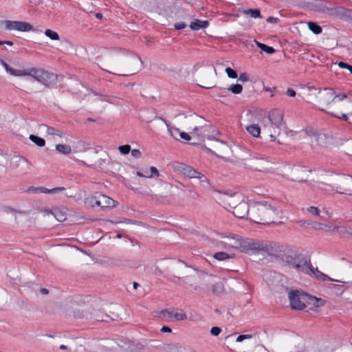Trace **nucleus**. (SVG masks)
<instances>
[{
	"label": "nucleus",
	"instance_id": "f257e3e1",
	"mask_svg": "<svg viewBox=\"0 0 352 352\" xmlns=\"http://www.w3.org/2000/svg\"><path fill=\"white\" fill-rule=\"evenodd\" d=\"M278 212L275 206L266 201L257 202L251 206L250 220L263 225L273 223Z\"/></svg>",
	"mask_w": 352,
	"mask_h": 352
},
{
	"label": "nucleus",
	"instance_id": "f03ea898",
	"mask_svg": "<svg viewBox=\"0 0 352 352\" xmlns=\"http://www.w3.org/2000/svg\"><path fill=\"white\" fill-rule=\"evenodd\" d=\"M24 76H31L47 87L55 85L57 81V75L39 68L32 67L25 69Z\"/></svg>",
	"mask_w": 352,
	"mask_h": 352
},
{
	"label": "nucleus",
	"instance_id": "7ed1b4c3",
	"mask_svg": "<svg viewBox=\"0 0 352 352\" xmlns=\"http://www.w3.org/2000/svg\"><path fill=\"white\" fill-rule=\"evenodd\" d=\"M285 262L288 265L306 274L314 272V267L310 261H308L302 255L287 256H285Z\"/></svg>",
	"mask_w": 352,
	"mask_h": 352
},
{
	"label": "nucleus",
	"instance_id": "20e7f679",
	"mask_svg": "<svg viewBox=\"0 0 352 352\" xmlns=\"http://www.w3.org/2000/svg\"><path fill=\"white\" fill-rule=\"evenodd\" d=\"M291 308L302 310L307 305L308 294L298 290H291L288 294Z\"/></svg>",
	"mask_w": 352,
	"mask_h": 352
},
{
	"label": "nucleus",
	"instance_id": "39448f33",
	"mask_svg": "<svg viewBox=\"0 0 352 352\" xmlns=\"http://www.w3.org/2000/svg\"><path fill=\"white\" fill-rule=\"evenodd\" d=\"M194 122L196 124H199V126H196L193 128V131L198 135L201 138H206L208 140H216L218 142H220L222 144H224V142L220 141L217 138H215L212 136H210L209 135V133L210 132L211 129H212V127L210 124H204V122H206V120L201 116H199L197 115H195L194 116Z\"/></svg>",
	"mask_w": 352,
	"mask_h": 352
},
{
	"label": "nucleus",
	"instance_id": "423d86ee",
	"mask_svg": "<svg viewBox=\"0 0 352 352\" xmlns=\"http://www.w3.org/2000/svg\"><path fill=\"white\" fill-rule=\"evenodd\" d=\"M226 201L228 202V206L230 208H232V213L236 217L239 219H243L245 217H248V218L250 219L251 206H250L247 202L241 201L239 204L234 206V203L232 201L233 198L231 197H227Z\"/></svg>",
	"mask_w": 352,
	"mask_h": 352
},
{
	"label": "nucleus",
	"instance_id": "0eeeda50",
	"mask_svg": "<svg viewBox=\"0 0 352 352\" xmlns=\"http://www.w3.org/2000/svg\"><path fill=\"white\" fill-rule=\"evenodd\" d=\"M242 252L248 254H254L263 250V245L259 241L250 239H242L239 242L237 247Z\"/></svg>",
	"mask_w": 352,
	"mask_h": 352
},
{
	"label": "nucleus",
	"instance_id": "6e6552de",
	"mask_svg": "<svg viewBox=\"0 0 352 352\" xmlns=\"http://www.w3.org/2000/svg\"><path fill=\"white\" fill-rule=\"evenodd\" d=\"M318 102L323 106H325L329 110H333L331 104L336 102V91L331 88H326L323 91H320L318 96Z\"/></svg>",
	"mask_w": 352,
	"mask_h": 352
},
{
	"label": "nucleus",
	"instance_id": "1a4fd4ad",
	"mask_svg": "<svg viewBox=\"0 0 352 352\" xmlns=\"http://www.w3.org/2000/svg\"><path fill=\"white\" fill-rule=\"evenodd\" d=\"M5 29L8 30H18L21 32H30L33 30V26L27 22L16 21H3Z\"/></svg>",
	"mask_w": 352,
	"mask_h": 352
},
{
	"label": "nucleus",
	"instance_id": "9d476101",
	"mask_svg": "<svg viewBox=\"0 0 352 352\" xmlns=\"http://www.w3.org/2000/svg\"><path fill=\"white\" fill-rule=\"evenodd\" d=\"M351 11L344 7H332L329 16L340 19H348L351 17Z\"/></svg>",
	"mask_w": 352,
	"mask_h": 352
},
{
	"label": "nucleus",
	"instance_id": "9b49d317",
	"mask_svg": "<svg viewBox=\"0 0 352 352\" xmlns=\"http://www.w3.org/2000/svg\"><path fill=\"white\" fill-rule=\"evenodd\" d=\"M268 119L272 126L278 128L282 124L283 113L282 111L275 109L270 112Z\"/></svg>",
	"mask_w": 352,
	"mask_h": 352
},
{
	"label": "nucleus",
	"instance_id": "f8f14e48",
	"mask_svg": "<svg viewBox=\"0 0 352 352\" xmlns=\"http://www.w3.org/2000/svg\"><path fill=\"white\" fill-rule=\"evenodd\" d=\"M98 207L102 209L112 208L116 206V201L107 195L98 193Z\"/></svg>",
	"mask_w": 352,
	"mask_h": 352
},
{
	"label": "nucleus",
	"instance_id": "ddd939ff",
	"mask_svg": "<svg viewBox=\"0 0 352 352\" xmlns=\"http://www.w3.org/2000/svg\"><path fill=\"white\" fill-rule=\"evenodd\" d=\"M180 170L183 175L189 178H196L197 175H199V171L186 164H181Z\"/></svg>",
	"mask_w": 352,
	"mask_h": 352
},
{
	"label": "nucleus",
	"instance_id": "4468645a",
	"mask_svg": "<svg viewBox=\"0 0 352 352\" xmlns=\"http://www.w3.org/2000/svg\"><path fill=\"white\" fill-rule=\"evenodd\" d=\"M1 64L4 67L6 71L10 75L14 76H24L25 69H14L3 60H1Z\"/></svg>",
	"mask_w": 352,
	"mask_h": 352
},
{
	"label": "nucleus",
	"instance_id": "2eb2a0df",
	"mask_svg": "<svg viewBox=\"0 0 352 352\" xmlns=\"http://www.w3.org/2000/svg\"><path fill=\"white\" fill-rule=\"evenodd\" d=\"M45 212L46 214H52L56 219V220L59 222H63L66 220V214L60 210V209H54V211L45 210Z\"/></svg>",
	"mask_w": 352,
	"mask_h": 352
},
{
	"label": "nucleus",
	"instance_id": "dca6fc26",
	"mask_svg": "<svg viewBox=\"0 0 352 352\" xmlns=\"http://www.w3.org/2000/svg\"><path fill=\"white\" fill-rule=\"evenodd\" d=\"M324 304L325 300L324 299L308 294L307 305H311L315 307H320L324 306Z\"/></svg>",
	"mask_w": 352,
	"mask_h": 352
},
{
	"label": "nucleus",
	"instance_id": "f3484780",
	"mask_svg": "<svg viewBox=\"0 0 352 352\" xmlns=\"http://www.w3.org/2000/svg\"><path fill=\"white\" fill-rule=\"evenodd\" d=\"M209 23L207 21H201L199 19H196L194 21H192L190 28L192 30H199L200 29L206 28L208 26Z\"/></svg>",
	"mask_w": 352,
	"mask_h": 352
},
{
	"label": "nucleus",
	"instance_id": "a211bd4d",
	"mask_svg": "<svg viewBox=\"0 0 352 352\" xmlns=\"http://www.w3.org/2000/svg\"><path fill=\"white\" fill-rule=\"evenodd\" d=\"M98 193H95L93 195L89 196L85 199V204L87 206L95 207L98 206Z\"/></svg>",
	"mask_w": 352,
	"mask_h": 352
},
{
	"label": "nucleus",
	"instance_id": "6ab92c4d",
	"mask_svg": "<svg viewBox=\"0 0 352 352\" xmlns=\"http://www.w3.org/2000/svg\"><path fill=\"white\" fill-rule=\"evenodd\" d=\"M165 349L167 352H185L186 347L175 344H168L165 346Z\"/></svg>",
	"mask_w": 352,
	"mask_h": 352
},
{
	"label": "nucleus",
	"instance_id": "aec40b11",
	"mask_svg": "<svg viewBox=\"0 0 352 352\" xmlns=\"http://www.w3.org/2000/svg\"><path fill=\"white\" fill-rule=\"evenodd\" d=\"M247 131L253 137L258 138L261 133V128L258 124H250L246 127Z\"/></svg>",
	"mask_w": 352,
	"mask_h": 352
},
{
	"label": "nucleus",
	"instance_id": "412c9836",
	"mask_svg": "<svg viewBox=\"0 0 352 352\" xmlns=\"http://www.w3.org/2000/svg\"><path fill=\"white\" fill-rule=\"evenodd\" d=\"M164 122L167 126L168 133L171 137L175 140H179L178 136H179V133H181L179 129L175 126H170V124L165 120H164Z\"/></svg>",
	"mask_w": 352,
	"mask_h": 352
},
{
	"label": "nucleus",
	"instance_id": "4be33fe9",
	"mask_svg": "<svg viewBox=\"0 0 352 352\" xmlns=\"http://www.w3.org/2000/svg\"><path fill=\"white\" fill-rule=\"evenodd\" d=\"M331 7L327 6V5L325 3H320L317 5H316L315 10L329 16L330 12H331Z\"/></svg>",
	"mask_w": 352,
	"mask_h": 352
},
{
	"label": "nucleus",
	"instance_id": "5701e85b",
	"mask_svg": "<svg viewBox=\"0 0 352 352\" xmlns=\"http://www.w3.org/2000/svg\"><path fill=\"white\" fill-rule=\"evenodd\" d=\"M56 150L64 155L70 154L72 148L69 145L58 144L56 145Z\"/></svg>",
	"mask_w": 352,
	"mask_h": 352
},
{
	"label": "nucleus",
	"instance_id": "b1692460",
	"mask_svg": "<svg viewBox=\"0 0 352 352\" xmlns=\"http://www.w3.org/2000/svg\"><path fill=\"white\" fill-rule=\"evenodd\" d=\"M325 112L328 114H330L331 116H333L334 118H338L340 120H343L346 122L349 121V117H348L347 114H346V113H340L338 111H336L333 110L325 111Z\"/></svg>",
	"mask_w": 352,
	"mask_h": 352
},
{
	"label": "nucleus",
	"instance_id": "393cba45",
	"mask_svg": "<svg viewBox=\"0 0 352 352\" xmlns=\"http://www.w3.org/2000/svg\"><path fill=\"white\" fill-rule=\"evenodd\" d=\"M243 90V87L240 84H233L228 89H223L222 93L226 92V91H230L234 94H239L241 93Z\"/></svg>",
	"mask_w": 352,
	"mask_h": 352
},
{
	"label": "nucleus",
	"instance_id": "a878e982",
	"mask_svg": "<svg viewBox=\"0 0 352 352\" xmlns=\"http://www.w3.org/2000/svg\"><path fill=\"white\" fill-rule=\"evenodd\" d=\"M30 140L34 142L36 145L40 147H43L45 145V140L35 135H30L29 137Z\"/></svg>",
	"mask_w": 352,
	"mask_h": 352
},
{
	"label": "nucleus",
	"instance_id": "bb28decb",
	"mask_svg": "<svg viewBox=\"0 0 352 352\" xmlns=\"http://www.w3.org/2000/svg\"><path fill=\"white\" fill-rule=\"evenodd\" d=\"M43 126L46 127V129H47L46 133L47 134L51 135H58L60 137H63V133L61 131L56 129L52 126H47L45 124H43Z\"/></svg>",
	"mask_w": 352,
	"mask_h": 352
},
{
	"label": "nucleus",
	"instance_id": "cd10ccee",
	"mask_svg": "<svg viewBox=\"0 0 352 352\" xmlns=\"http://www.w3.org/2000/svg\"><path fill=\"white\" fill-rule=\"evenodd\" d=\"M309 29L316 34H319L322 32V28L315 22H308L307 23Z\"/></svg>",
	"mask_w": 352,
	"mask_h": 352
},
{
	"label": "nucleus",
	"instance_id": "c85d7f7f",
	"mask_svg": "<svg viewBox=\"0 0 352 352\" xmlns=\"http://www.w3.org/2000/svg\"><path fill=\"white\" fill-rule=\"evenodd\" d=\"M316 272H315L314 271L311 273L314 274L316 275V278H318V279H321V280H322L324 281H325V280H331V281H336V282L338 281L337 280L331 278L327 275H326V274H323L322 272L318 271V269H316Z\"/></svg>",
	"mask_w": 352,
	"mask_h": 352
},
{
	"label": "nucleus",
	"instance_id": "c756f323",
	"mask_svg": "<svg viewBox=\"0 0 352 352\" xmlns=\"http://www.w3.org/2000/svg\"><path fill=\"white\" fill-rule=\"evenodd\" d=\"M245 14L250 15L252 18H262L261 12L258 9H248L244 11Z\"/></svg>",
	"mask_w": 352,
	"mask_h": 352
},
{
	"label": "nucleus",
	"instance_id": "7c9ffc66",
	"mask_svg": "<svg viewBox=\"0 0 352 352\" xmlns=\"http://www.w3.org/2000/svg\"><path fill=\"white\" fill-rule=\"evenodd\" d=\"M45 34L46 36L49 37L51 40L58 41L60 39V36H59L58 34L56 32L53 31L50 29L45 30Z\"/></svg>",
	"mask_w": 352,
	"mask_h": 352
},
{
	"label": "nucleus",
	"instance_id": "2f4dec72",
	"mask_svg": "<svg viewBox=\"0 0 352 352\" xmlns=\"http://www.w3.org/2000/svg\"><path fill=\"white\" fill-rule=\"evenodd\" d=\"M214 258L218 261H225L232 258V256L224 252H218L214 254Z\"/></svg>",
	"mask_w": 352,
	"mask_h": 352
},
{
	"label": "nucleus",
	"instance_id": "473e14b6",
	"mask_svg": "<svg viewBox=\"0 0 352 352\" xmlns=\"http://www.w3.org/2000/svg\"><path fill=\"white\" fill-rule=\"evenodd\" d=\"M173 316H174L173 311H172L168 309H162L159 314V317H160V318H173Z\"/></svg>",
	"mask_w": 352,
	"mask_h": 352
},
{
	"label": "nucleus",
	"instance_id": "72a5a7b5",
	"mask_svg": "<svg viewBox=\"0 0 352 352\" xmlns=\"http://www.w3.org/2000/svg\"><path fill=\"white\" fill-rule=\"evenodd\" d=\"M333 231H336L337 232H338L341 235H344V234H345L346 233H349V232L347 230V228L346 227H344V226L335 227L334 229H333ZM350 234H352V232H350Z\"/></svg>",
	"mask_w": 352,
	"mask_h": 352
},
{
	"label": "nucleus",
	"instance_id": "f704fd0d",
	"mask_svg": "<svg viewBox=\"0 0 352 352\" xmlns=\"http://www.w3.org/2000/svg\"><path fill=\"white\" fill-rule=\"evenodd\" d=\"M32 189L33 191L34 192H42V193H47V194H51L50 193V189H48L45 187H38V188H34V187H32V188H30L29 190H31Z\"/></svg>",
	"mask_w": 352,
	"mask_h": 352
},
{
	"label": "nucleus",
	"instance_id": "c9c22d12",
	"mask_svg": "<svg viewBox=\"0 0 352 352\" xmlns=\"http://www.w3.org/2000/svg\"><path fill=\"white\" fill-rule=\"evenodd\" d=\"M226 72L229 78H237V73L235 70L232 69L230 67L226 68Z\"/></svg>",
	"mask_w": 352,
	"mask_h": 352
},
{
	"label": "nucleus",
	"instance_id": "e433bc0d",
	"mask_svg": "<svg viewBox=\"0 0 352 352\" xmlns=\"http://www.w3.org/2000/svg\"><path fill=\"white\" fill-rule=\"evenodd\" d=\"M119 151L123 155L128 154L131 151V146L129 144L120 146Z\"/></svg>",
	"mask_w": 352,
	"mask_h": 352
},
{
	"label": "nucleus",
	"instance_id": "4c0bfd02",
	"mask_svg": "<svg viewBox=\"0 0 352 352\" xmlns=\"http://www.w3.org/2000/svg\"><path fill=\"white\" fill-rule=\"evenodd\" d=\"M261 47H262L261 50L266 52L268 54H272L275 52V50L274 49V47L268 46L265 44H264L263 45H261Z\"/></svg>",
	"mask_w": 352,
	"mask_h": 352
},
{
	"label": "nucleus",
	"instance_id": "58836bf2",
	"mask_svg": "<svg viewBox=\"0 0 352 352\" xmlns=\"http://www.w3.org/2000/svg\"><path fill=\"white\" fill-rule=\"evenodd\" d=\"M173 318L177 320H185L187 319V316L184 311H182L181 313H174Z\"/></svg>",
	"mask_w": 352,
	"mask_h": 352
},
{
	"label": "nucleus",
	"instance_id": "ea45409f",
	"mask_svg": "<svg viewBox=\"0 0 352 352\" xmlns=\"http://www.w3.org/2000/svg\"><path fill=\"white\" fill-rule=\"evenodd\" d=\"M15 162L17 164V166L21 164H29V161L24 157L18 156L15 157Z\"/></svg>",
	"mask_w": 352,
	"mask_h": 352
},
{
	"label": "nucleus",
	"instance_id": "a19ab883",
	"mask_svg": "<svg viewBox=\"0 0 352 352\" xmlns=\"http://www.w3.org/2000/svg\"><path fill=\"white\" fill-rule=\"evenodd\" d=\"M252 338V335L251 334H243V335H239L236 339V342H243V340H247V339H250Z\"/></svg>",
	"mask_w": 352,
	"mask_h": 352
},
{
	"label": "nucleus",
	"instance_id": "79ce46f5",
	"mask_svg": "<svg viewBox=\"0 0 352 352\" xmlns=\"http://www.w3.org/2000/svg\"><path fill=\"white\" fill-rule=\"evenodd\" d=\"M199 175H197L196 178L199 179L200 184H208V179L204 175H203L200 172H199Z\"/></svg>",
	"mask_w": 352,
	"mask_h": 352
},
{
	"label": "nucleus",
	"instance_id": "37998d69",
	"mask_svg": "<svg viewBox=\"0 0 352 352\" xmlns=\"http://www.w3.org/2000/svg\"><path fill=\"white\" fill-rule=\"evenodd\" d=\"M338 65L340 68H345L346 69H348L352 74V65L344 62H339Z\"/></svg>",
	"mask_w": 352,
	"mask_h": 352
},
{
	"label": "nucleus",
	"instance_id": "c03bdc74",
	"mask_svg": "<svg viewBox=\"0 0 352 352\" xmlns=\"http://www.w3.org/2000/svg\"><path fill=\"white\" fill-rule=\"evenodd\" d=\"M336 101H342L344 99H346L349 94L346 93H337L336 91Z\"/></svg>",
	"mask_w": 352,
	"mask_h": 352
},
{
	"label": "nucleus",
	"instance_id": "a18cd8bd",
	"mask_svg": "<svg viewBox=\"0 0 352 352\" xmlns=\"http://www.w3.org/2000/svg\"><path fill=\"white\" fill-rule=\"evenodd\" d=\"M307 210L316 216H319L320 214V210L317 207L310 206L307 208Z\"/></svg>",
	"mask_w": 352,
	"mask_h": 352
},
{
	"label": "nucleus",
	"instance_id": "49530a36",
	"mask_svg": "<svg viewBox=\"0 0 352 352\" xmlns=\"http://www.w3.org/2000/svg\"><path fill=\"white\" fill-rule=\"evenodd\" d=\"M221 332V329L219 327H213L210 329V333L214 336H217Z\"/></svg>",
	"mask_w": 352,
	"mask_h": 352
},
{
	"label": "nucleus",
	"instance_id": "de8ad7c7",
	"mask_svg": "<svg viewBox=\"0 0 352 352\" xmlns=\"http://www.w3.org/2000/svg\"><path fill=\"white\" fill-rule=\"evenodd\" d=\"M150 170L151 172V175L149 176H147V177H159L160 176L159 172L155 166H151L150 168Z\"/></svg>",
	"mask_w": 352,
	"mask_h": 352
},
{
	"label": "nucleus",
	"instance_id": "09e8293b",
	"mask_svg": "<svg viewBox=\"0 0 352 352\" xmlns=\"http://www.w3.org/2000/svg\"><path fill=\"white\" fill-rule=\"evenodd\" d=\"M221 289H222L221 284V283H217V284H214L212 286V290L213 293L218 294Z\"/></svg>",
	"mask_w": 352,
	"mask_h": 352
},
{
	"label": "nucleus",
	"instance_id": "8fccbe9b",
	"mask_svg": "<svg viewBox=\"0 0 352 352\" xmlns=\"http://www.w3.org/2000/svg\"><path fill=\"white\" fill-rule=\"evenodd\" d=\"M239 80L244 82L249 80L248 75L246 73H241L239 76Z\"/></svg>",
	"mask_w": 352,
	"mask_h": 352
},
{
	"label": "nucleus",
	"instance_id": "3c124183",
	"mask_svg": "<svg viewBox=\"0 0 352 352\" xmlns=\"http://www.w3.org/2000/svg\"><path fill=\"white\" fill-rule=\"evenodd\" d=\"M174 27L176 30H180L185 28L186 27V24L184 22H179L175 23Z\"/></svg>",
	"mask_w": 352,
	"mask_h": 352
},
{
	"label": "nucleus",
	"instance_id": "603ef678",
	"mask_svg": "<svg viewBox=\"0 0 352 352\" xmlns=\"http://www.w3.org/2000/svg\"><path fill=\"white\" fill-rule=\"evenodd\" d=\"M65 190V187H56L50 189L51 194H56Z\"/></svg>",
	"mask_w": 352,
	"mask_h": 352
},
{
	"label": "nucleus",
	"instance_id": "864d4df0",
	"mask_svg": "<svg viewBox=\"0 0 352 352\" xmlns=\"http://www.w3.org/2000/svg\"><path fill=\"white\" fill-rule=\"evenodd\" d=\"M280 21V19L274 16H269L267 19V22L269 23H278Z\"/></svg>",
	"mask_w": 352,
	"mask_h": 352
},
{
	"label": "nucleus",
	"instance_id": "5fc2aeb1",
	"mask_svg": "<svg viewBox=\"0 0 352 352\" xmlns=\"http://www.w3.org/2000/svg\"><path fill=\"white\" fill-rule=\"evenodd\" d=\"M131 155L135 158H140L141 157V152L139 149H133L131 151Z\"/></svg>",
	"mask_w": 352,
	"mask_h": 352
},
{
	"label": "nucleus",
	"instance_id": "6e6d98bb",
	"mask_svg": "<svg viewBox=\"0 0 352 352\" xmlns=\"http://www.w3.org/2000/svg\"><path fill=\"white\" fill-rule=\"evenodd\" d=\"M179 137L185 140H190L191 139V137L190 135L186 133V132H181V133H179Z\"/></svg>",
	"mask_w": 352,
	"mask_h": 352
},
{
	"label": "nucleus",
	"instance_id": "4d7b16f0",
	"mask_svg": "<svg viewBox=\"0 0 352 352\" xmlns=\"http://www.w3.org/2000/svg\"><path fill=\"white\" fill-rule=\"evenodd\" d=\"M286 94L289 97H294L296 95V92L292 88H288L286 91Z\"/></svg>",
	"mask_w": 352,
	"mask_h": 352
},
{
	"label": "nucleus",
	"instance_id": "13d9d810",
	"mask_svg": "<svg viewBox=\"0 0 352 352\" xmlns=\"http://www.w3.org/2000/svg\"><path fill=\"white\" fill-rule=\"evenodd\" d=\"M302 133H305L309 136H314L316 135V132H314L312 129H305L302 132Z\"/></svg>",
	"mask_w": 352,
	"mask_h": 352
},
{
	"label": "nucleus",
	"instance_id": "bf43d9fd",
	"mask_svg": "<svg viewBox=\"0 0 352 352\" xmlns=\"http://www.w3.org/2000/svg\"><path fill=\"white\" fill-rule=\"evenodd\" d=\"M161 331L164 333H170L172 331L171 329L168 326H163L161 329Z\"/></svg>",
	"mask_w": 352,
	"mask_h": 352
},
{
	"label": "nucleus",
	"instance_id": "052dcab7",
	"mask_svg": "<svg viewBox=\"0 0 352 352\" xmlns=\"http://www.w3.org/2000/svg\"><path fill=\"white\" fill-rule=\"evenodd\" d=\"M40 292L42 294H44V295L48 294V293H49V290L46 288H41Z\"/></svg>",
	"mask_w": 352,
	"mask_h": 352
},
{
	"label": "nucleus",
	"instance_id": "680f3d73",
	"mask_svg": "<svg viewBox=\"0 0 352 352\" xmlns=\"http://www.w3.org/2000/svg\"><path fill=\"white\" fill-rule=\"evenodd\" d=\"M336 192H337L338 193H340V194L351 195V193L349 192V190H346V191H344V192H342V191L336 190Z\"/></svg>",
	"mask_w": 352,
	"mask_h": 352
},
{
	"label": "nucleus",
	"instance_id": "e2e57ef3",
	"mask_svg": "<svg viewBox=\"0 0 352 352\" xmlns=\"http://www.w3.org/2000/svg\"><path fill=\"white\" fill-rule=\"evenodd\" d=\"M4 44H6V45H10V46H12L13 45V42L10 41H4Z\"/></svg>",
	"mask_w": 352,
	"mask_h": 352
},
{
	"label": "nucleus",
	"instance_id": "0e129e2a",
	"mask_svg": "<svg viewBox=\"0 0 352 352\" xmlns=\"http://www.w3.org/2000/svg\"><path fill=\"white\" fill-rule=\"evenodd\" d=\"M96 18L101 19L102 18V14L101 13H97L96 14Z\"/></svg>",
	"mask_w": 352,
	"mask_h": 352
},
{
	"label": "nucleus",
	"instance_id": "69168bd1",
	"mask_svg": "<svg viewBox=\"0 0 352 352\" xmlns=\"http://www.w3.org/2000/svg\"><path fill=\"white\" fill-rule=\"evenodd\" d=\"M136 175L138 176V177H146V175H143L141 172L140 171H138L136 173Z\"/></svg>",
	"mask_w": 352,
	"mask_h": 352
},
{
	"label": "nucleus",
	"instance_id": "338daca9",
	"mask_svg": "<svg viewBox=\"0 0 352 352\" xmlns=\"http://www.w3.org/2000/svg\"><path fill=\"white\" fill-rule=\"evenodd\" d=\"M264 43H259V42H256V45L258 48H260L261 50L262 49V47H261V45H263Z\"/></svg>",
	"mask_w": 352,
	"mask_h": 352
},
{
	"label": "nucleus",
	"instance_id": "774afa93",
	"mask_svg": "<svg viewBox=\"0 0 352 352\" xmlns=\"http://www.w3.org/2000/svg\"><path fill=\"white\" fill-rule=\"evenodd\" d=\"M138 286H139V284L138 283H136V282L133 283V287L134 289H137Z\"/></svg>",
	"mask_w": 352,
	"mask_h": 352
}]
</instances>
